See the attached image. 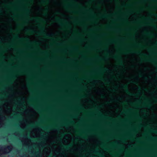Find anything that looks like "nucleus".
I'll return each mask as SVG.
<instances>
[{"instance_id":"obj_1","label":"nucleus","mask_w":157,"mask_h":157,"mask_svg":"<svg viewBox=\"0 0 157 157\" xmlns=\"http://www.w3.org/2000/svg\"><path fill=\"white\" fill-rule=\"evenodd\" d=\"M113 58L116 59H118V63L119 65H123V62L122 60L121 59V57L120 56L116 55L115 56L113 57Z\"/></svg>"},{"instance_id":"obj_2","label":"nucleus","mask_w":157,"mask_h":157,"mask_svg":"<svg viewBox=\"0 0 157 157\" xmlns=\"http://www.w3.org/2000/svg\"><path fill=\"white\" fill-rule=\"evenodd\" d=\"M122 87L123 88L125 89V91L128 94L130 95H134L132 93L129 92L128 90V86L127 85H122Z\"/></svg>"},{"instance_id":"obj_3","label":"nucleus","mask_w":157,"mask_h":157,"mask_svg":"<svg viewBox=\"0 0 157 157\" xmlns=\"http://www.w3.org/2000/svg\"><path fill=\"white\" fill-rule=\"evenodd\" d=\"M39 27L40 29V32H38L40 34H45V28L44 26H40Z\"/></svg>"},{"instance_id":"obj_4","label":"nucleus","mask_w":157,"mask_h":157,"mask_svg":"<svg viewBox=\"0 0 157 157\" xmlns=\"http://www.w3.org/2000/svg\"><path fill=\"white\" fill-rule=\"evenodd\" d=\"M56 21L57 22H59V25L60 26H63L64 25L60 21L61 20L59 18H57L56 19Z\"/></svg>"},{"instance_id":"obj_5","label":"nucleus","mask_w":157,"mask_h":157,"mask_svg":"<svg viewBox=\"0 0 157 157\" xmlns=\"http://www.w3.org/2000/svg\"><path fill=\"white\" fill-rule=\"evenodd\" d=\"M71 144H69L67 146H65L64 145H63V147L66 150H67L69 148H70V147L71 146Z\"/></svg>"},{"instance_id":"obj_6","label":"nucleus","mask_w":157,"mask_h":157,"mask_svg":"<svg viewBox=\"0 0 157 157\" xmlns=\"http://www.w3.org/2000/svg\"><path fill=\"white\" fill-rule=\"evenodd\" d=\"M148 61L152 62L153 63H157V59H150L147 60Z\"/></svg>"},{"instance_id":"obj_7","label":"nucleus","mask_w":157,"mask_h":157,"mask_svg":"<svg viewBox=\"0 0 157 157\" xmlns=\"http://www.w3.org/2000/svg\"><path fill=\"white\" fill-rule=\"evenodd\" d=\"M94 152L95 153L98 154L99 155V156L101 157H103V154L102 153H100L98 151H94Z\"/></svg>"},{"instance_id":"obj_8","label":"nucleus","mask_w":157,"mask_h":157,"mask_svg":"<svg viewBox=\"0 0 157 157\" xmlns=\"http://www.w3.org/2000/svg\"><path fill=\"white\" fill-rule=\"evenodd\" d=\"M99 70H102L104 72H105V71H109V70L107 68H102L100 69H99Z\"/></svg>"},{"instance_id":"obj_9","label":"nucleus","mask_w":157,"mask_h":157,"mask_svg":"<svg viewBox=\"0 0 157 157\" xmlns=\"http://www.w3.org/2000/svg\"><path fill=\"white\" fill-rule=\"evenodd\" d=\"M134 53H136V54H141L142 55H143L144 56H146V54H141V52L139 51H135L134 52Z\"/></svg>"},{"instance_id":"obj_10","label":"nucleus","mask_w":157,"mask_h":157,"mask_svg":"<svg viewBox=\"0 0 157 157\" xmlns=\"http://www.w3.org/2000/svg\"><path fill=\"white\" fill-rule=\"evenodd\" d=\"M70 48L73 50H77L78 49V48L77 46L71 47Z\"/></svg>"},{"instance_id":"obj_11","label":"nucleus","mask_w":157,"mask_h":157,"mask_svg":"<svg viewBox=\"0 0 157 157\" xmlns=\"http://www.w3.org/2000/svg\"><path fill=\"white\" fill-rule=\"evenodd\" d=\"M26 14H28L30 12V10L26 8L24 10Z\"/></svg>"},{"instance_id":"obj_12","label":"nucleus","mask_w":157,"mask_h":157,"mask_svg":"<svg viewBox=\"0 0 157 157\" xmlns=\"http://www.w3.org/2000/svg\"><path fill=\"white\" fill-rule=\"evenodd\" d=\"M145 34L147 35L150 36H152L154 35V34L153 35V34H152V33H151L149 32H145Z\"/></svg>"},{"instance_id":"obj_13","label":"nucleus","mask_w":157,"mask_h":157,"mask_svg":"<svg viewBox=\"0 0 157 157\" xmlns=\"http://www.w3.org/2000/svg\"><path fill=\"white\" fill-rule=\"evenodd\" d=\"M109 42L110 43H116V41L114 40H109Z\"/></svg>"},{"instance_id":"obj_14","label":"nucleus","mask_w":157,"mask_h":157,"mask_svg":"<svg viewBox=\"0 0 157 157\" xmlns=\"http://www.w3.org/2000/svg\"><path fill=\"white\" fill-rule=\"evenodd\" d=\"M144 105L145 106L149 108L150 107L151 104L150 103H149L147 104H144Z\"/></svg>"},{"instance_id":"obj_15","label":"nucleus","mask_w":157,"mask_h":157,"mask_svg":"<svg viewBox=\"0 0 157 157\" xmlns=\"http://www.w3.org/2000/svg\"><path fill=\"white\" fill-rule=\"evenodd\" d=\"M131 110H132V109H129L127 110L126 111H124L122 113H126L129 112L130 111H131Z\"/></svg>"},{"instance_id":"obj_16","label":"nucleus","mask_w":157,"mask_h":157,"mask_svg":"<svg viewBox=\"0 0 157 157\" xmlns=\"http://www.w3.org/2000/svg\"><path fill=\"white\" fill-rule=\"evenodd\" d=\"M108 16L107 15H102V16H101V17L102 18H106Z\"/></svg>"},{"instance_id":"obj_17","label":"nucleus","mask_w":157,"mask_h":157,"mask_svg":"<svg viewBox=\"0 0 157 157\" xmlns=\"http://www.w3.org/2000/svg\"><path fill=\"white\" fill-rule=\"evenodd\" d=\"M36 20H38V21H44V20L43 19H41V18H36Z\"/></svg>"},{"instance_id":"obj_18","label":"nucleus","mask_w":157,"mask_h":157,"mask_svg":"<svg viewBox=\"0 0 157 157\" xmlns=\"http://www.w3.org/2000/svg\"><path fill=\"white\" fill-rule=\"evenodd\" d=\"M151 27L154 29H157V26L155 25H151Z\"/></svg>"},{"instance_id":"obj_19","label":"nucleus","mask_w":157,"mask_h":157,"mask_svg":"<svg viewBox=\"0 0 157 157\" xmlns=\"http://www.w3.org/2000/svg\"><path fill=\"white\" fill-rule=\"evenodd\" d=\"M53 36V34H50V35H49V34H46V37H50L52 36Z\"/></svg>"},{"instance_id":"obj_20","label":"nucleus","mask_w":157,"mask_h":157,"mask_svg":"<svg viewBox=\"0 0 157 157\" xmlns=\"http://www.w3.org/2000/svg\"><path fill=\"white\" fill-rule=\"evenodd\" d=\"M42 2L43 3H45L46 2H49V0H42Z\"/></svg>"},{"instance_id":"obj_21","label":"nucleus","mask_w":157,"mask_h":157,"mask_svg":"<svg viewBox=\"0 0 157 157\" xmlns=\"http://www.w3.org/2000/svg\"><path fill=\"white\" fill-rule=\"evenodd\" d=\"M97 57L98 58L101 60H104L105 59H107L106 57H105V58H100L99 56H97Z\"/></svg>"},{"instance_id":"obj_22","label":"nucleus","mask_w":157,"mask_h":157,"mask_svg":"<svg viewBox=\"0 0 157 157\" xmlns=\"http://www.w3.org/2000/svg\"><path fill=\"white\" fill-rule=\"evenodd\" d=\"M149 132H151L156 133V132L154 130V129H151L149 130Z\"/></svg>"},{"instance_id":"obj_23","label":"nucleus","mask_w":157,"mask_h":157,"mask_svg":"<svg viewBox=\"0 0 157 157\" xmlns=\"http://www.w3.org/2000/svg\"><path fill=\"white\" fill-rule=\"evenodd\" d=\"M147 20L153 22L154 21H155V20L151 19V18H149Z\"/></svg>"},{"instance_id":"obj_24","label":"nucleus","mask_w":157,"mask_h":157,"mask_svg":"<svg viewBox=\"0 0 157 157\" xmlns=\"http://www.w3.org/2000/svg\"><path fill=\"white\" fill-rule=\"evenodd\" d=\"M30 105L31 106H33V107H34V108L37 110L38 111H39V110L38 109H37L36 107H35L34 106V105L32 104H30Z\"/></svg>"},{"instance_id":"obj_25","label":"nucleus","mask_w":157,"mask_h":157,"mask_svg":"<svg viewBox=\"0 0 157 157\" xmlns=\"http://www.w3.org/2000/svg\"><path fill=\"white\" fill-rule=\"evenodd\" d=\"M35 126L32 124H31L29 125V127L31 128H33Z\"/></svg>"},{"instance_id":"obj_26","label":"nucleus","mask_w":157,"mask_h":157,"mask_svg":"<svg viewBox=\"0 0 157 157\" xmlns=\"http://www.w3.org/2000/svg\"><path fill=\"white\" fill-rule=\"evenodd\" d=\"M118 144V143H117V142H115L114 143H113V144H111V146H112V147H113V146H114L115 145V144Z\"/></svg>"},{"instance_id":"obj_27","label":"nucleus","mask_w":157,"mask_h":157,"mask_svg":"<svg viewBox=\"0 0 157 157\" xmlns=\"http://www.w3.org/2000/svg\"><path fill=\"white\" fill-rule=\"evenodd\" d=\"M29 31H30L32 33H33L35 32L34 31H33V30H31V29H29Z\"/></svg>"},{"instance_id":"obj_28","label":"nucleus","mask_w":157,"mask_h":157,"mask_svg":"<svg viewBox=\"0 0 157 157\" xmlns=\"http://www.w3.org/2000/svg\"><path fill=\"white\" fill-rule=\"evenodd\" d=\"M87 11H89V12H90L91 13H92V11L90 9L88 10Z\"/></svg>"},{"instance_id":"obj_29","label":"nucleus","mask_w":157,"mask_h":157,"mask_svg":"<svg viewBox=\"0 0 157 157\" xmlns=\"http://www.w3.org/2000/svg\"><path fill=\"white\" fill-rule=\"evenodd\" d=\"M19 72L20 73H24L25 72V71H19Z\"/></svg>"},{"instance_id":"obj_30","label":"nucleus","mask_w":157,"mask_h":157,"mask_svg":"<svg viewBox=\"0 0 157 157\" xmlns=\"http://www.w3.org/2000/svg\"><path fill=\"white\" fill-rule=\"evenodd\" d=\"M138 46L141 48H143V46H142L140 44H139L138 45Z\"/></svg>"},{"instance_id":"obj_31","label":"nucleus","mask_w":157,"mask_h":157,"mask_svg":"<svg viewBox=\"0 0 157 157\" xmlns=\"http://www.w3.org/2000/svg\"><path fill=\"white\" fill-rule=\"evenodd\" d=\"M16 78V77L15 76L13 75L12 77L11 78L12 79H14V78Z\"/></svg>"},{"instance_id":"obj_32","label":"nucleus","mask_w":157,"mask_h":157,"mask_svg":"<svg viewBox=\"0 0 157 157\" xmlns=\"http://www.w3.org/2000/svg\"><path fill=\"white\" fill-rule=\"evenodd\" d=\"M14 37L17 39H18L19 38L18 36L17 35L16 36H14Z\"/></svg>"},{"instance_id":"obj_33","label":"nucleus","mask_w":157,"mask_h":157,"mask_svg":"<svg viewBox=\"0 0 157 157\" xmlns=\"http://www.w3.org/2000/svg\"><path fill=\"white\" fill-rule=\"evenodd\" d=\"M139 76L140 77H142V73H140L139 74Z\"/></svg>"},{"instance_id":"obj_34","label":"nucleus","mask_w":157,"mask_h":157,"mask_svg":"<svg viewBox=\"0 0 157 157\" xmlns=\"http://www.w3.org/2000/svg\"><path fill=\"white\" fill-rule=\"evenodd\" d=\"M96 110L98 111V113L99 114H101L100 111H99V110H98L97 109H96Z\"/></svg>"},{"instance_id":"obj_35","label":"nucleus","mask_w":157,"mask_h":157,"mask_svg":"<svg viewBox=\"0 0 157 157\" xmlns=\"http://www.w3.org/2000/svg\"><path fill=\"white\" fill-rule=\"evenodd\" d=\"M25 39V40L26 41H29V40L28 39H27V38H26Z\"/></svg>"},{"instance_id":"obj_36","label":"nucleus","mask_w":157,"mask_h":157,"mask_svg":"<svg viewBox=\"0 0 157 157\" xmlns=\"http://www.w3.org/2000/svg\"><path fill=\"white\" fill-rule=\"evenodd\" d=\"M0 148H1V150L2 151H3V147H0Z\"/></svg>"},{"instance_id":"obj_37","label":"nucleus","mask_w":157,"mask_h":157,"mask_svg":"<svg viewBox=\"0 0 157 157\" xmlns=\"http://www.w3.org/2000/svg\"><path fill=\"white\" fill-rule=\"evenodd\" d=\"M138 90L139 91H140V90H141V88H140V87H139L138 88Z\"/></svg>"},{"instance_id":"obj_38","label":"nucleus","mask_w":157,"mask_h":157,"mask_svg":"<svg viewBox=\"0 0 157 157\" xmlns=\"http://www.w3.org/2000/svg\"><path fill=\"white\" fill-rule=\"evenodd\" d=\"M150 139H155V138H153L152 137H151Z\"/></svg>"},{"instance_id":"obj_39","label":"nucleus","mask_w":157,"mask_h":157,"mask_svg":"<svg viewBox=\"0 0 157 157\" xmlns=\"http://www.w3.org/2000/svg\"><path fill=\"white\" fill-rule=\"evenodd\" d=\"M43 53L46 54H47V52H43Z\"/></svg>"},{"instance_id":"obj_40","label":"nucleus","mask_w":157,"mask_h":157,"mask_svg":"<svg viewBox=\"0 0 157 157\" xmlns=\"http://www.w3.org/2000/svg\"><path fill=\"white\" fill-rule=\"evenodd\" d=\"M4 151L6 152V148H4Z\"/></svg>"},{"instance_id":"obj_41","label":"nucleus","mask_w":157,"mask_h":157,"mask_svg":"<svg viewBox=\"0 0 157 157\" xmlns=\"http://www.w3.org/2000/svg\"><path fill=\"white\" fill-rule=\"evenodd\" d=\"M56 128H57V130L59 129V128H58V127L57 126H55Z\"/></svg>"},{"instance_id":"obj_42","label":"nucleus","mask_w":157,"mask_h":157,"mask_svg":"<svg viewBox=\"0 0 157 157\" xmlns=\"http://www.w3.org/2000/svg\"><path fill=\"white\" fill-rule=\"evenodd\" d=\"M152 2H156V0H153L152 1Z\"/></svg>"},{"instance_id":"obj_43","label":"nucleus","mask_w":157,"mask_h":157,"mask_svg":"<svg viewBox=\"0 0 157 157\" xmlns=\"http://www.w3.org/2000/svg\"><path fill=\"white\" fill-rule=\"evenodd\" d=\"M7 148L8 149H10V146H8V147H7Z\"/></svg>"},{"instance_id":"obj_44","label":"nucleus","mask_w":157,"mask_h":157,"mask_svg":"<svg viewBox=\"0 0 157 157\" xmlns=\"http://www.w3.org/2000/svg\"><path fill=\"white\" fill-rule=\"evenodd\" d=\"M115 30L116 31H119V29H116Z\"/></svg>"},{"instance_id":"obj_45","label":"nucleus","mask_w":157,"mask_h":157,"mask_svg":"<svg viewBox=\"0 0 157 157\" xmlns=\"http://www.w3.org/2000/svg\"><path fill=\"white\" fill-rule=\"evenodd\" d=\"M154 100L156 102H157V99H154Z\"/></svg>"},{"instance_id":"obj_46","label":"nucleus","mask_w":157,"mask_h":157,"mask_svg":"<svg viewBox=\"0 0 157 157\" xmlns=\"http://www.w3.org/2000/svg\"><path fill=\"white\" fill-rule=\"evenodd\" d=\"M101 97L102 98H103L104 97V96L103 95H101Z\"/></svg>"},{"instance_id":"obj_47","label":"nucleus","mask_w":157,"mask_h":157,"mask_svg":"<svg viewBox=\"0 0 157 157\" xmlns=\"http://www.w3.org/2000/svg\"><path fill=\"white\" fill-rule=\"evenodd\" d=\"M2 10H1L0 9V13H2Z\"/></svg>"},{"instance_id":"obj_48","label":"nucleus","mask_w":157,"mask_h":157,"mask_svg":"<svg viewBox=\"0 0 157 157\" xmlns=\"http://www.w3.org/2000/svg\"><path fill=\"white\" fill-rule=\"evenodd\" d=\"M155 44L156 45H157V41L155 42Z\"/></svg>"},{"instance_id":"obj_49","label":"nucleus","mask_w":157,"mask_h":157,"mask_svg":"<svg viewBox=\"0 0 157 157\" xmlns=\"http://www.w3.org/2000/svg\"><path fill=\"white\" fill-rule=\"evenodd\" d=\"M107 28L108 29H109L110 28V26H107Z\"/></svg>"},{"instance_id":"obj_50","label":"nucleus","mask_w":157,"mask_h":157,"mask_svg":"<svg viewBox=\"0 0 157 157\" xmlns=\"http://www.w3.org/2000/svg\"><path fill=\"white\" fill-rule=\"evenodd\" d=\"M74 123V121H71L70 122V123Z\"/></svg>"},{"instance_id":"obj_51","label":"nucleus","mask_w":157,"mask_h":157,"mask_svg":"<svg viewBox=\"0 0 157 157\" xmlns=\"http://www.w3.org/2000/svg\"><path fill=\"white\" fill-rule=\"evenodd\" d=\"M65 23L67 24H68V22H67V21H66L65 22Z\"/></svg>"},{"instance_id":"obj_52","label":"nucleus","mask_w":157,"mask_h":157,"mask_svg":"<svg viewBox=\"0 0 157 157\" xmlns=\"http://www.w3.org/2000/svg\"><path fill=\"white\" fill-rule=\"evenodd\" d=\"M117 155V153L115 155H114V156H116Z\"/></svg>"},{"instance_id":"obj_53","label":"nucleus","mask_w":157,"mask_h":157,"mask_svg":"<svg viewBox=\"0 0 157 157\" xmlns=\"http://www.w3.org/2000/svg\"><path fill=\"white\" fill-rule=\"evenodd\" d=\"M155 16L156 17H157V14H155Z\"/></svg>"},{"instance_id":"obj_54","label":"nucleus","mask_w":157,"mask_h":157,"mask_svg":"<svg viewBox=\"0 0 157 157\" xmlns=\"http://www.w3.org/2000/svg\"><path fill=\"white\" fill-rule=\"evenodd\" d=\"M138 118H139V119H141V118H140V117H138Z\"/></svg>"},{"instance_id":"obj_55","label":"nucleus","mask_w":157,"mask_h":157,"mask_svg":"<svg viewBox=\"0 0 157 157\" xmlns=\"http://www.w3.org/2000/svg\"><path fill=\"white\" fill-rule=\"evenodd\" d=\"M131 52V51H128V52Z\"/></svg>"},{"instance_id":"obj_56","label":"nucleus","mask_w":157,"mask_h":157,"mask_svg":"<svg viewBox=\"0 0 157 157\" xmlns=\"http://www.w3.org/2000/svg\"><path fill=\"white\" fill-rule=\"evenodd\" d=\"M105 50H108V48H105Z\"/></svg>"},{"instance_id":"obj_57","label":"nucleus","mask_w":157,"mask_h":157,"mask_svg":"<svg viewBox=\"0 0 157 157\" xmlns=\"http://www.w3.org/2000/svg\"><path fill=\"white\" fill-rule=\"evenodd\" d=\"M92 1H93L91 0V1H90L89 2H91Z\"/></svg>"},{"instance_id":"obj_58","label":"nucleus","mask_w":157,"mask_h":157,"mask_svg":"<svg viewBox=\"0 0 157 157\" xmlns=\"http://www.w3.org/2000/svg\"><path fill=\"white\" fill-rule=\"evenodd\" d=\"M80 157H83V156L81 155L80 156Z\"/></svg>"},{"instance_id":"obj_59","label":"nucleus","mask_w":157,"mask_h":157,"mask_svg":"<svg viewBox=\"0 0 157 157\" xmlns=\"http://www.w3.org/2000/svg\"><path fill=\"white\" fill-rule=\"evenodd\" d=\"M12 30H12V28H11V31H12Z\"/></svg>"},{"instance_id":"obj_60","label":"nucleus","mask_w":157,"mask_h":157,"mask_svg":"<svg viewBox=\"0 0 157 157\" xmlns=\"http://www.w3.org/2000/svg\"><path fill=\"white\" fill-rule=\"evenodd\" d=\"M148 50L150 51H151V49H149Z\"/></svg>"},{"instance_id":"obj_61","label":"nucleus","mask_w":157,"mask_h":157,"mask_svg":"<svg viewBox=\"0 0 157 157\" xmlns=\"http://www.w3.org/2000/svg\"><path fill=\"white\" fill-rule=\"evenodd\" d=\"M71 1H73L74 0H70Z\"/></svg>"},{"instance_id":"obj_62","label":"nucleus","mask_w":157,"mask_h":157,"mask_svg":"<svg viewBox=\"0 0 157 157\" xmlns=\"http://www.w3.org/2000/svg\"><path fill=\"white\" fill-rule=\"evenodd\" d=\"M112 91H114V90H112Z\"/></svg>"},{"instance_id":"obj_63","label":"nucleus","mask_w":157,"mask_h":157,"mask_svg":"<svg viewBox=\"0 0 157 157\" xmlns=\"http://www.w3.org/2000/svg\"><path fill=\"white\" fill-rule=\"evenodd\" d=\"M59 140H60V141H61V139H60Z\"/></svg>"},{"instance_id":"obj_64","label":"nucleus","mask_w":157,"mask_h":157,"mask_svg":"<svg viewBox=\"0 0 157 157\" xmlns=\"http://www.w3.org/2000/svg\"><path fill=\"white\" fill-rule=\"evenodd\" d=\"M45 14H47V13H46H46H45Z\"/></svg>"}]
</instances>
